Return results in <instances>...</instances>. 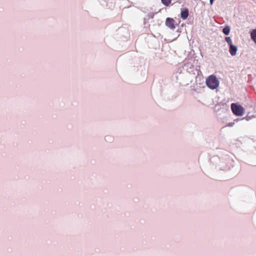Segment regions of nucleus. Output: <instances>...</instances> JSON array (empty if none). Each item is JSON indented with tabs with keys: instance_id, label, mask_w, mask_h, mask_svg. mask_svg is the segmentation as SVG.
<instances>
[{
	"instance_id": "1",
	"label": "nucleus",
	"mask_w": 256,
	"mask_h": 256,
	"mask_svg": "<svg viewBox=\"0 0 256 256\" xmlns=\"http://www.w3.org/2000/svg\"><path fill=\"white\" fill-rule=\"evenodd\" d=\"M206 86L212 90L217 88L219 85V82L214 75H210L206 78Z\"/></svg>"
},
{
	"instance_id": "2",
	"label": "nucleus",
	"mask_w": 256,
	"mask_h": 256,
	"mask_svg": "<svg viewBox=\"0 0 256 256\" xmlns=\"http://www.w3.org/2000/svg\"><path fill=\"white\" fill-rule=\"evenodd\" d=\"M231 109L233 113L237 116H242L244 114V108L240 105L232 103L231 104Z\"/></svg>"
},
{
	"instance_id": "3",
	"label": "nucleus",
	"mask_w": 256,
	"mask_h": 256,
	"mask_svg": "<svg viewBox=\"0 0 256 256\" xmlns=\"http://www.w3.org/2000/svg\"><path fill=\"white\" fill-rule=\"evenodd\" d=\"M166 25L172 30H174L176 28L175 21L172 18H166Z\"/></svg>"
},
{
	"instance_id": "4",
	"label": "nucleus",
	"mask_w": 256,
	"mask_h": 256,
	"mask_svg": "<svg viewBox=\"0 0 256 256\" xmlns=\"http://www.w3.org/2000/svg\"><path fill=\"white\" fill-rule=\"evenodd\" d=\"M188 16V10L185 8L181 10L180 17L183 20H186Z\"/></svg>"
},
{
	"instance_id": "5",
	"label": "nucleus",
	"mask_w": 256,
	"mask_h": 256,
	"mask_svg": "<svg viewBox=\"0 0 256 256\" xmlns=\"http://www.w3.org/2000/svg\"><path fill=\"white\" fill-rule=\"evenodd\" d=\"M238 48L237 47L233 44L230 46V53L232 56L236 54Z\"/></svg>"
},
{
	"instance_id": "6",
	"label": "nucleus",
	"mask_w": 256,
	"mask_h": 256,
	"mask_svg": "<svg viewBox=\"0 0 256 256\" xmlns=\"http://www.w3.org/2000/svg\"><path fill=\"white\" fill-rule=\"evenodd\" d=\"M252 39L256 42V29L253 30L250 33Z\"/></svg>"
},
{
	"instance_id": "7",
	"label": "nucleus",
	"mask_w": 256,
	"mask_h": 256,
	"mask_svg": "<svg viewBox=\"0 0 256 256\" xmlns=\"http://www.w3.org/2000/svg\"><path fill=\"white\" fill-rule=\"evenodd\" d=\"M222 32L226 35H228L230 32V27L229 26L224 27L223 28Z\"/></svg>"
},
{
	"instance_id": "8",
	"label": "nucleus",
	"mask_w": 256,
	"mask_h": 256,
	"mask_svg": "<svg viewBox=\"0 0 256 256\" xmlns=\"http://www.w3.org/2000/svg\"><path fill=\"white\" fill-rule=\"evenodd\" d=\"M172 0H161L162 2L165 6H168L170 4Z\"/></svg>"
},
{
	"instance_id": "9",
	"label": "nucleus",
	"mask_w": 256,
	"mask_h": 256,
	"mask_svg": "<svg viewBox=\"0 0 256 256\" xmlns=\"http://www.w3.org/2000/svg\"><path fill=\"white\" fill-rule=\"evenodd\" d=\"M225 40L230 46L232 44V40L230 37H226Z\"/></svg>"
},
{
	"instance_id": "10",
	"label": "nucleus",
	"mask_w": 256,
	"mask_h": 256,
	"mask_svg": "<svg viewBox=\"0 0 256 256\" xmlns=\"http://www.w3.org/2000/svg\"><path fill=\"white\" fill-rule=\"evenodd\" d=\"M214 0H210V4H212V2H213Z\"/></svg>"
}]
</instances>
